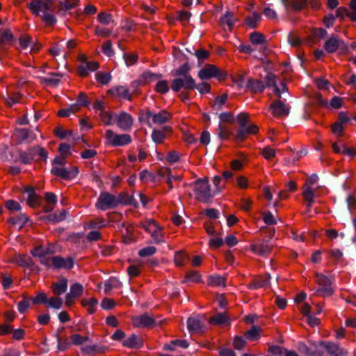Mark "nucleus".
<instances>
[{"mask_svg": "<svg viewBox=\"0 0 356 356\" xmlns=\"http://www.w3.org/2000/svg\"><path fill=\"white\" fill-rule=\"evenodd\" d=\"M140 227L150 234L155 243L165 242L163 227L159 225L154 220L145 219L140 222Z\"/></svg>", "mask_w": 356, "mask_h": 356, "instance_id": "obj_1", "label": "nucleus"}, {"mask_svg": "<svg viewBox=\"0 0 356 356\" xmlns=\"http://www.w3.org/2000/svg\"><path fill=\"white\" fill-rule=\"evenodd\" d=\"M104 136L106 143L113 147H122L128 145L132 141L131 136L129 134H118L115 133L111 129L106 130Z\"/></svg>", "mask_w": 356, "mask_h": 356, "instance_id": "obj_2", "label": "nucleus"}, {"mask_svg": "<svg viewBox=\"0 0 356 356\" xmlns=\"http://www.w3.org/2000/svg\"><path fill=\"white\" fill-rule=\"evenodd\" d=\"M195 197L201 202H209L212 197L211 189L207 180L200 179L193 184Z\"/></svg>", "mask_w": 356, "mask_h": 356, "instance_id": "obj_3", "label": "nucleus"}, {"mask_svg": "<svg viewBox=\"0 0 356 356\" xmlns=\"http://www.w3.org/2000/svg\"><path fill=\"white\" fill-rule=\"evenodd\" d=\"M172 118V114L166 110H161L157 113L148 111L146 113V118L149 126H152V124H164L169 122Z\"/></svg>", "mask_w": 356, "mask_h": 356, "instance_id": "obj_4", "label": "nucleus"}, {"mask_svg": "<svg viewBox=\"0 0 356 356\" xmlns=\"http://www.w3.org/2000/svg\"><path fill=\"white\" fill-rule=\"evenodd\" d=\"M315 276L316 282L320 286L317 293L323 297L332 295L334 291L332 288V280L321 273H316Z\"/></svg>", "mask_w": 356, "mask_h": 356, "instance_id": "obj_5", "label": "nucleus"}, {"mask_svg": "<svg viewBox=\"0 0 356 356\" xmlns=\"http://www.w3.org/2000/svg\"><path fill=\"white\" fill-rule=\"evenodd\" d=\"M120 201L116 198L115 196L108 193H102L98 197L96 203V207L98 209L105 211L110 208H114L117 207Z\"/></svg>", "mask_w": 356, "mask_h": 356, "instance_id": "obj_6", "label": "nucleus"}, {"mask_svg": "<svg viewBox=\"0 0 356 356\" xmlns=\"http://www.w3.org/2000/svg\"><path fill=\"white\" fill-rule=\"evenodd\" d=\"M29 8L33 14L39 15L40 13H44L53 7L52 0H33L29 4Z\"/></svg>", "mask_w": 356, "mask_h": 356, "instance_id": "obj_7", "label": "nucleus"}, {"mask_svg": "<svg viewBox=\"0 0 356 356\" xmlns=\"http://www.w3.org/2000/svg\"><path fill=\"white\" fill-rule=\"evenodd\" d=\"M324 49L328 53L336 52L338 49L348 51V49L346 47V44L340 40L337 35H332L329 38L324 44Z\"/></svg>", "mask_w": 356, "mask_h": 356, "instance_id": "obj_8", "label": "nucleus"}, {"mask_svg": "<svg viewBox=\"0 0 356 356\" xmlns=\"http://www.w3.org/2000/svg\"><path fill=\"white\" fill-rule=\"evenodd\" d=\"M195 81L191 76L175 79L172 83V89L175 92H178L181 88L191 90L195 88Z\"/></svg>", "mask_w": 356, "mask_h": 356, "instance_id": "obj_9", "label": "nucleus"}, {"mask_svg": "<svg viewBox=\"0 0 356 356\" xmlns=\"http://www.w3.org/2000/svg\"><path fill=\"white\" fill-rule=\"evenodd\" d=\"M115 122L120 129L127 131L132 127L134 119L130 114L123 111L115 115Z\"/></svg>", "mask_w": 356, "mask_h": 356, "instance_id": "obj_10", "label": "nucleus"}, {"mask_svg": "<svg viewBox=\"0 0 356 356\" xmlns=\"http://www.w3.org/2000/svg\"><path fill=\"white\" fill-rule=\"evenodd\" d=\"M320 348H325L331 356H350L346 350L334 343H321Z\"/></svg>", "mask_w": 356, "mask_h": 356, "instance_id": "obj_11", "label": "nucleus"}, {"mask_svg": "<svg viewBox=\"0 0 356 356\" xmlns=\"http://www.w3.org/2000/svg\"><path fill=\"white\" fill-rule=\"evenodd\" d=\"M204 317L197 316L191 317L187 321V328L191 333H198L202 331L204 327Z\"/></svg>", "mask_w": 356, "mask_h": 356, "instance_id": "obj_12", "label": "nucleus"}, {"mask_svg": "<svg viewBox=\"0 0 356 356\" xmlns=\"http://www.w3.org/2000/svg\"><path fill=\"white\" fill-rule=\"evenodd\" d=\"M132 323L134 326L137 327H149L153 326L155 322L152 316L147 314H144L133 317Z\"/></svg>", "mask_w": 356, "mask_h": 356, "instance_id": "obj_13", "label": "nucleus"}, {"mask_svg": "<svg viewBox=\"0 0 356 356\" xmlns=\"http://www.w3.org/2000/svg\"><path fill=\"white\" fill-rule=\"evenodd\" d=\"M83 292V287L79 283L72 284L70 287V292L65 296V305L67 306H71L74 299L79 297Z\"/></svg>", "mask_w": 356, "mask_h": 356, "instance_id": "obj_14", "label": "nucleus"}, {"mask_svg": "<svg viewBox=\"0 0 356 356\" xmlns=\"http://www.w3.org/2000/svg\"><path fill=\"white\" fill-rule=\"evenodd\" d=\"M219 72V69L216 66L207 64L199 71L198 76L201 79H209L213 77H218Z\"/></svg>", "mask_w": 356, "mask_h": 356, "instance_id": "obj_15", "label": "nucleus"}, {"mask_svg": "<svg viewBox=\"0 0 356 356\" xmlns=\"http://www.w3.org/2000/svg\"><path fill=\"white\" fill-rule=\"evenodd\" d=\"M302 196L307 202V207L310 208L314 202V198L318 197L317 188H314L309 185H304L302 187Z\"/></svg>", "mask_w": 356, "mask_h": 356, "instance_id": "obj_16", "label": "nucleus"}, {"mask_svg": "<svg viewBox=\"0 0 356 356\" xmlns=\"http://www.w3.org/2000/svg\"><path fill=\"white\" fill-rule=\"evenodd\" d=\"M259 127L256 124H247L246 127L239 129L236 135V139L238 141H242L244 138L250 134H255L258 132Z\"/></svg>", "mask_w": 356, "mask_h": 356, "instance_id": "obj_17", "label": "nucleus"}, {"mask_svg": "<svg viewBox=\"0 0 356 356\" xmlns=\"http://www.w3.org/2000/svg\"><path fill=\"white\" fill-rule=\"evenodd\" d=\"M270 109L275 116L287 115L289 108L281 101H275L270 105Z\"/></svg>", "mask_w": 356, "mask_h": 356, "instance_id": "obj_18", "label": "nucleus"}, {"mask_svg": "<svg viewBox=\"0 0 356 356\" xmlns=\"http://www.w3.org/2000/svg\"><path fill=\"white\" fill-rule=\"evenodd\" d=\"M74 266L73 260L70 258L60 257H53V266L56 268L71 269Z\"/></svg>", "mask_w": 356, "mask_h": 356, "instance_id": "obj_19", "label": "nucleus"}, {"mask_svg": "<svg viewBox=\"0 0 356 356\" xmlns=\"http://www.w3.org/2000/svg\"><path fill=\"white\" fill-rule=\"evenodd\" d=\"M270 276L269 274L264 276H257L254 277L252 281L249 284V288L256 289L261 287L266 286L270 283Z\"/></svg>", "mask_w": 356, "mask_h": 356, "instance_id": "obj_20", "label": "nucleus"}, {"mask_svg": "<svg viewBox=\"0 0 356 356\" xmlns=\"http://www.w3.org/2000/svg\"><path fill=\"white\" fill-rule=\"evenodd\" d=\"M113 96L118 97L122 99H131V94L129 90L123 86H119L111 88L108 92Z\"/></svg>", "mask_w": 356, "mask_h": 356, "instance_id": "obj_21", "label": "nucleus"}, {"mask_svg": "<svg viewBox=\"0 0 356 356\" xmlns=\"http://www.w3.org/2000/svg\"><path fill=\"white\" fill-rule=\"evenodd\" d=\"M246 87L253 93L262 92L266 88L263 81L254 79H250L247 82Z\"/></svg>", "mask_w": 356, "mask_h": 356, "instance_id": "obj_22", "label": "nucleus"}, {"mask_svg": "<svg viewBox=\"0 0 356 356\" xmlns=\"http://www.w3.org/2000/svg\"><path fill=\"white\" fill-rule=\"evenodd\" d=\"M277 76L270 72H267L264 77V85L266 86V88L273 87L275 94H279L280 92L279 90V86L277 85Z\"/></svg>", "mask_w": 356, "mask_h": 356, "instance_id": "obj_23", "label": "nucleus"}, {"mask_svg": "<svg viewBox=\"0 0 356 356\" xmlns=\"http://www.w3.org/2000/svg\"><path fill=\"white\" fill-rule=\"evenodd\" d=\"M99 65L97 62H86L81 64L79 67V75L82 77L86 76L90 72H94L97 70Z\"/></svg>", "mask_w": 356, "mask_h": 356, "instance_id": "obj_24", "label": "nucleus"}, {"mask_svg": "<svg viewBox=\"0 0 356 356\" xmlns=\"http://www.w3.org/2000/svg\"><path fill=\"white\" fill-rule=\"evenodd\" d=\"M234 22L235 18L234 17L232 13L229 12H227L220 19V24L225 31H231Z\"/></svg>", "mask_w": 356, "mask_h": 356, "instance_id": "obj_25", "label": "nucleus"}, {"mask_svg": "<svg viewBox=\"0 0 356 356\" xmlns=\"http://www.w3.org/2000/svg\"><path fill=\"white\" fill-rule=\"evenodd\" d=\"M67 288V280L60 278L58 282L52 284V291L56 296L63 294Z\"/></svg>", "mask_w": 356, "mask_h": 356, "instance_id": "obj_26", "label": "nucleus"}, {"mask_svg": "<svg viewBox=\"0 0 356 356\" xmlns=\"http://www.w3.org/2000/svg\"><path fill=\"white\" fill-rule=\"evenodd\" d=\"M251 250L258 255H264L271 252L272 247L267 243L262 242L259 244L252 245Z\"/></svg>", "mask_w": 356, "mask_h": 356, "instance_id": "obj_27", "label": "nucleus"}, {"mask_svg": "<svg viewBox=\"0 0 356 356\" xmlns=\"http://www.w3.org/2000/svg\"><path fill=\"white\" fill-rule=\"evenodd\" d=\"M122 343L124 346L131 348H139L143 345L141 339L136 335L131 336L130 337L125 339Z\"/></svg>", "mask_w": 356, "mask_h": 356, "instance_id": "obj_28", "label": "nucleus"}, {"mask_svg": "<svg viewBox=\"0 0 356 356\" xmlns=\"http://www.w3.org/2000/svg\"><path fill=\"white\" fill-rule=\"evenodd\" d=\"M19 42L22 49H25L30 47L31 52H34L38 50V49H34L33 47L34 42L33 41L31 37L29 35H22L19 38Z\"/></svg>", "mask_w": 356, "mask_h": 356, "instance_id": "obj_29", "label": "nucleus"}, {"mask_svg": "<svg viewBox=\"0 0 356 356\" xmlns=\"http://www.w3.org/2000/svg\"><path fill=\"white\" fill-rule=\"evenodd\" d=\"M99 116L101 122L104 125H112L115 122V115L112 112L104 111V112L99 113Z\"/></svg>", "mask_w": 356, "mask_h": 356, "instance_id": "obj_30", "label": "nucleus"}, {"mask_svg": "<svg viewBox=\"0 0 356 356\" xmlns=\"http://www.w3.org/2000/svg\"><path fill=\"white\" fill-rule=\"evenodd\" d=\"M286 9L291 8L293 10H299L303 8L306 5V0L293 1L282 0Z\"/></svg>", "mask_w": 356, "mask_h": 356, "instance_id": "obj_31", "label": "nucleus"}, {"mask_svg": "<svg viewBox=\"0 0 356 356\" xmlns=\"http://www.w3.org/2000/svg\"><path fill=\"white\" fill-rule=\"evenodd\" d=\"M60 75L58 74H51L49 76L41 77V82L47 86H56L60 83Z\"/></svg>", "mask_w": 356, "mask_h": 356, "instance_id": "obj_32", "label": "nucleus"}, {"mask_svg": "<svg viewBox=\"0 0 356 356\" xmlns=\"http://www.w3.org/2000/svg\"><path fill=\"white\" fill-rule=\"evenodd\" d=\"M45 200L47 203V205L45 206L44 210L47 212L51 211L53 210L54 206L57 203V197L56 195L50 192H47L45 193Z\"/></svg>", "mask_w": 356, "mask_h": 356, "instance_id": "obj_33", "label": "nucleus"}, {"mask_svg": "<svg viewBox=\"0 0 356 356\" xmlns=\"http://www.w3.org/2000/svg\"><path fill=\"white\" fill-rule=\"evenodd\" d=\"M81 305L87 309L89 314H93L96 311L97 300L94 298H84L81 300Z\"/></svg>", "mask_w": 356, "mask_h": 356, "instance_id": "obj_34", "label": "nucleus"}, {"mask_svg": "<svg viewBox=\"0 0 356 356\" xmlns=\"http://www.w3.org/2000/svg\"><path fill=\"white\" fill-rule=\"evenodd\" d=\"M170 130V127H165L162 129H154L152 133V138L154 142L161 143L165 138V131Z\"/></svg>", "mask_w": 356, "mask_h": 356, "instance_id": "obj_35", "label": "nucleus"}, {"mask_svg": "<svg viewBox=\"0 0 356 356\" xmlns=\"http://www.w3.org/2000/svg\"><path fill=\"white\" fill-rule=\"evenodd\" d=\"M250 40L254 45H259L266 43V37L259 32H252L250 34Z\"/></svg>", "mask_w": 356, "mask_h": 356, "instance_id": "obj_36", "label": "nucleus"}, {"mask_svg": "<svg viewBox=\"0 0 356 356\" xmlns=\"http://www.w3.org/2000/svg\"><path fill=\"white\" fill-rule=\"evenodd\" d=\"M208 284L211 286H225V279L218 275H211L208 278Z\"/></svg>", "mask_w": 356, "mask_h": 356, "instance_id": "obj_37", "label": "nucleus"}, {"mask_svg": "<svg viewBox=\"0 0 356 356\" xmlns=\"http://www.w3.org/2000/svg\"><path fill=\"white\" fill-rule=\"evenodd\" d=\"M51 172L54 175L65 179H68L71 177V172L63 167L54 166L51 169Z\"/></svg>", "mask_w": 356, "mask_h": 356, "instance_id": "obj_38", "label": "nucleus"}, {"mask_svg": "<svg viewBox=\"0 0 356 356\" xmlns=\"http://www.w3.org/2000/svg\"><path fill=\"white\" fill-rule=\"evenodd\" d=\"M261 328L258 326H253L250 330L245 334V337L250 341H255L260 337Z\"/></svg>", "mask_w": 356, "mask_h": 356, "instance_id": "obj_39", "label": "nucleus"}, {"mask_svg": "<svg viewBox=\"0 0 356 356\" xmlns=\"http://www.w3.org/2000/svg\"><path fill=\"white\" fill-rule=\"evenodd\" d=\"M28 220V218L24 214H19L17 216L10 218L8 220V222L11 223L13 225H17L19 227H22Z\"/></svg>", "mask_w": 356, "mask_h": 356, "instance_id": "obj_40", "label": "nucleus"}, {"mask_svg": "<svg viewBox=\"0 0 356 356\" xmlns=\"http://www.w3.org/2000/svg\"><path fill=\"white\" fill-rule=\"evenodd\" d=\"M13 40V35L8 29H0V43L10 44Z\"/></svg>", "mask_w": 356, "mask_h": 356, "instance_id": "obj_41", "label": "nucleus"}, {"mask_svg": "<svg viewBox=\"0 0 356 356\" xmlns=\"http://www.w3.org/2000/svg\"><path fill=\"white\" fill-rule=\"evenodd\" d=\"M70 339L72 341V343L75 346H81L86 342L90 341V338L88 336H81L79 334L74 333L71 335Z\"/></svg>", "mask_w": 356, "mask_h": 356, "instance_id": "obj_42", "label": "nucleus"}, {"mask_svg": "<svg viewBox=\"0 0 356 356\" xmlns=\"http://www.w3.org/2000/svg\"><path fill=\"white\" fill-rule=\"evenodd\" d=\"M229 321V318L227 317L225 313H218L215 316H213L209 319L210 323L216 325L225 324Z\"/></svg>", "mask_w": 356, "mask_h": 356, "instance_id": "obj_43", "label": "nucleus"}, {"mask_svg": "<svg viewBox=\"0 0 356 356\" xmlns=\"http://www.w3.org/2000/svg\"><path fill=\"white\" fill-rule=\"evenodd\" d=\"M13 262L19 266H25L30 264L31 259L30 257L27 255L17 254L13 257Z\"/></svg>", "mask_w": 356, "mask_h": 356, "instance_id": "obj_44", "label": "nucleus"}, {"mask_svg": "<svg viewBox=\"0 0 356 356\" xmlns=\"http://www.w3.org/2000/svg\"><path fill=\"white\" fill-rule=\"evenodd\" d=\"M232 81L238 89H241L245 83V74L241 73L236 74L232 76Z\"/></svg>", "mask_w": 356, "mask_h": 356, "instance_id": "obj_45", "label": "nucleus"}, {"mask_svg": "<svg viewBox=\"0 0 356 356\" xmlns=\"http://www.w3.org/2000/svg\"><path fill=\"white\" fill-rule=\"evenodd\" d=\"M106 226L105 220L102 218H95L89 222L86 225V227L90 229H100Z\"/></svg>", "mask_w": 356, "mask_h": 356, "instance_id": "obj_46", "label": "nucleus"}, {"mask_svg": "<svg viewBox=\"0 0 356 356\" xmlns=\"http://www.w3.org/2000/svg\"><path fill=\"white\" fill-rule=\"evenodd\" d=\"M261 20V15L257 13H254L251 16L247 17L246 24L251 28L257 26V23Z\"/></svg>", "mask_w": 356, "mask_h": 356, "instance_id": "obj_47", "label": "nucleus"}, {"mask_svg": "<svg viewBox=\"0 0 356 356\" xmlns=\"http://www.w3.org/2000/svg\"><path fill=\"white\" fill-rule=\"evenodd\" d=\"M13 280L8 273L1 274V284L4 289H8L12 287Z\"/></svg>", "mask_w": 356, "mask_h": 356, "instance_id": "obj_48", "label": "nucleus"}, {"mask_svg": "<svg viewBox=\"0 0 356 356\" xmlns=\"http://www.w3.org/2000/svg\"><path fill=\"white\" fill-rule=\"evenodd\" d=\"M217 132L219 138L222 140L227 139L231 135V131L229 130V129L220 124L218 125Z\"/></svg>", "mask_w": 356, "mask_h": 356, "instance_id": "obj_49", "label": "nucleus"}, {"mask_svg": "<svg viewBox=\"0 0 356 356\" xmlns=\"http://www.w3.org/2000/svg\"><path fill=\"white\" fill-rule=\"evenodd\" d=\"M58 341V349L60 351H64L67 349H68L72 343V341H70L67 338H60L58 337L57 339Z\"/></svg>", "mask_w": 356, "mask_h": 356, "instance_id": "obj_50", "label": "nucleus"}, {"mask_svg": "<svg viewBox=\"0 0 356 356\" xmlns=\"http://www.w3.org/2000/svg\"><path fill=\"white\" fill-rule=\"evenodd\" d=\"M96 78L98 82L106 85L111 81V76L108 72H99L96 74Z\"/></svg>", "mask_w": 356, "mask_h": 356, "instance_id": "obj_51", "label": "nucleus"}, {"mask_svg": "<svg viewBox=\"0 0 356 356\" xmlns=\"http://www.w3.org/2000/svg\"><path fill=\"white\" fill-rule=\"evenodd\" d=\"M16 134L18 137L21 138L22 140H33L35 139V136H31L30 134V131L27 129H20L16 131Z\"/></svg>", "mask_w": 356, "mask_h": 356, "instance_id": "obj_52", "label": "nucleus"}, {"mask_svg": "<svg viewBox=\"0 0 356 356\" xmlns=\"http://www.w3.org/2000/svg\"><path fill=\"white\" fill-rule=\"evenodd\" d=\"M156 252V248L154 246H148L141 249L138 254L141 257H146L154 254Z\"/></svg>", "mask_w": 356, "mask_h": 356, "instance_id": "obj_53", "label": "nucleus"}, {"mask_svg": "<svg viewBox=\"0 0 356 356\" xmlns=\"http://www.w3.org/2000/svg\"><path fill=\"white\" fill-rule=\"evenodd\" d=\"M79 1L80 0H65L60 3V6L62 9L65 10L73 9L79 5Z\"/></svg>", "mask_w": 356, "mask_h": 356, "instance_id": "obj_54", "label": "nucleus"}, {"mask_svg": "<svg viewBox=\"0 0 356 356\" xmlns=\"http://www.w3.org/2000/svg\"><path fill=\"white\" fill-rule=\"evenodd\" d=\"M49 250L50 248H49L38 246L31 251V254L34 257H38V259H40V257L44 256V254L48 253Z\"/></svg>", "mask_w": 356, "mask_h": 356, "instance_id": "obj_55", "label": "nucleus"}, {"mask_svg": "<svg viewBox=\"0 0 356 356\" xmlns=\"http://www.w3.org/2000/svg\"><path fill=\"white\" fill-rule=\"evenodd\" d=\"M52 252L51 250H49L48 253H46L39 259L40 261L47 266H53V257L51 256Z\"/></svg>", "mask_w": 356, "mask_h": 356, "instance_id": "obj_56", "label": "nucleus"}, {"mask_svg": "<svg viewBox=\"0 0 356 356\" xmlns=\"http://www.w3.org/2000/svg\"><path fill=\"white\" fill-rule=\"evenodd\" d=\"M48 305L54 309H60L63 305V300L58 297H52L47 300Z\"/></svg>", "mask_w": 356, "mask_h": 356, "instance_id": "obj_57", "label": "nucleus"}, {"mask_svg": "<svg viewBox=\"0 0 356 356\" xmlns=\"http://www.w3.org/2000/svg\"><path fill=\"white\" fill-rule=\"evenodd\" d=\"M227 99L228 96L226 94L217 97L213 105V108L217 110L220 109L222 106L227 102Z\"/></svg>", "mask_w": 356, "mask_h": 356, "instance_id": "obj_58", "label": "nucleus"}, {"mask_svg": "<svg viewBox=\"0 0 356 356\" xmlns=\"http://www.w3.org/2000/svg\"><path fill=\"white\" fill-rule=\"evenodd\" d=\"M261 154L266 159L270 160L275 156L276 152L275 149L268 146L262 149Z\"/></svg>", "mask_w": 356, "mask_h": 356, "instance_id": "obj_59", "label": "nucleus"}, {"mask_svg": "<svg viewBox=\"0 0 356 356\" xmlns=\"http://www.w3.org/2000/svg\"><path fill=\"white\" fill-rule=\"evenodd\" d=\"M237 121L240 126L239 129H242L243 127H246L249 121V115L246 113H241L237 116Z\"/></svg>", "mask_w": 356, "mask_h": 356, "instance_id": "obj_60", "label": "nucleus"}, {"mask_svg": "<svg viewBox=\"0 0 356 356\" xmlns=\"http://www.w3.org/2000/svg\"><path fill=\"white\" fill-rule=\"evenodd\" d=\"M321 343H323V342L318 343V344H316L314 346V349L308 350L307 353L312 356H323V355L324 353L325 348H320Z\"/></svg>", "mask_w": 356, "mask_h": 356, "instance_id": "obj_61", "label": "nucleus"}, {"mask_svg": "<svg viewBox=\"0 0 356 356\" xmlns=\"http://www.w3.org/2000/svg\"><path fill=\"white\" fill-rule=\"evenodd\" d=\"M155 90L162 94L166 93L169 90L168 82L166 81H159L156 85Z\"/></svg>", "mask_w": 356, "mask_h": 356, "instance_id": "obj_62", "label": "nucleus"}, {"mask_svg": "<svg viewBox=\"0 0 356 356\" xmlns=\"http://www.w3.org/2000/svg\"><path fill=\"white\" fill-rule=\"evenodd\" d=\"M288 41L293 47H298L302 42L299 37L293 32L289 34Z\"/></svg>", "mask_w": 356, "mask_h": 356, "instance_id": "obj_63", "label": "nucleus"}, {"mask_svg": "<svg viewBox=\"0 0 356 356\" xmlns=\"http://www.w3.org/2000/svg\"><path fill=\"white\" fill-rule=\"evenodd\" d=\"M21 97L22 95L19 92H13L11 95L8 96L6 102L9 106H12L13 104L19 103Z\"/></svg>", "mask_w": 356, "mask_h": 356, "instance_id": "obj_64", "label": "nucleus"}]
</instances>
